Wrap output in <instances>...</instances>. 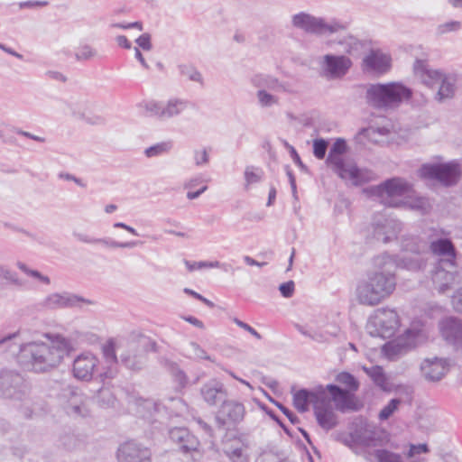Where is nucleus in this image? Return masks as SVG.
Returning <instances> with one entry per match:
<instances>
[{"mask_svg": "<svg viewBox=\"0 0 462 462\" xmlns=\"http://www.w3.org/2000/svg\"><path fill=\"white\" fill-rule=\"evenodd\" d=\"M0 276L3 277L4 279L9 281L12 283L19 284V280L17 278V274L9 269L1 268L0 269Z\"/></svg>", "mask_w": 462, "mask_h": 462, "instance_id": "nucleus-59", "label": "nucleus"}, {"mask_svg": "<svg viewBox=\"0 0 462 462\" xmlns=\"http://www.w3.org/2000/svg\"><path fill=\"white\" fill-rule=\"evenodd\" d=\"M254 87L259 89H269L275 92L291 93L288 83L280 81L277 78L267 74H256L251 79Z\"/></svg>", "mask_w": 462, "mask_h": 462, "instance_id": "nucleus-30", "label": "nucleus"}, {"mask_svg": "<svg viewBox=\"0 0 462 462\" xmlns=\"http://www.w3.org/2000/svg\"><path fill=\"white\" fill-rule=\"evenodd\" d=\"M61 396L65 400L64 410L69 416L85 418L89 415L88 400L78 389L65 388Z\"/></svg>", "mask_w": 462, "mask_h": 462, "instance_id": "nucleus-15", "label": "nucleus"}, {"mask_svg": "<svg viewBox=\"0 0 462 462\" xmlns=\"http://www.w3.org/2000/svg\"><path fill=\"white\" fill-rule=\"evenodd\" d=\"M418 176L421 180H436L444 187H452L460 180L461 168L456 161L427 162L419 168Z\"/></svg>", "mask_w": 462, "mask_h": 462, "instance_id": "nucleus-6", "label": "nucleus"}, {"mask_svg": "<svg viewBox=\"0 0 462 462\" xmlns=\"http://www.w3.org/2000/svg\"><path fill=\"white\" fill-rule=\"evenodd\" d=\"M369 325L375 328V335L383 338L394 335L400 326V319L394 310L381 308L374 311Z\"/></svg>", "mask_w": 462, "mask_h": 462, "instance_id": "nucleus-9", "label": "nucleus"}, {"mask_svg": "<svg viewBox=\"0 0 462 462\" xmlns=\"http://www.w3.org/2000/svg\"><path fill=\"white\" fill-rule=\"evenodd\" d=\"M58 177L61 180L74 181L77 185L79 187L85 188L86 184L82 181L81 179L77 178L73 174L68 173V172H60Z\"/></svg>", "mask_w": 462, "mask_h": 462, "instance_id": "nucleus-62", "label": "nucleus"}, {"mask_svg": "<svg viewBox=\"0 0 462 462\" xmlns=\"http://www.w3.org/2000/svg\"><path fill=\"white\" fill-rule=\"evenodd\" d=\"M200 394L209 406H216L227 398V390L222 382L211 379L201 386Z\"/></svg>", "mask_w": 462, "mask_h": 462, "instance_id": "nucleus-21", "label": "nucleus"}, {"mask_svg": "<svg viewBox=\"0 0 462 462\" xmlns=\"http://www.w3.org/2000/svg\"><path fill=\"white\" fill-rule=\"evenodd\" d=\"M337 175L342 180H350L356 186L367 183L376 178V174L373 171L359 169L355 163L350 162Z\"/></svg>", "mask_w": 462, "mask_h": 462, "instance_id": "nucleus-24", "label": "nucleus"}, {"mask_svg": "<svg viewBox=\"0 0 462 462\" xmlns=\"http://www.w3.org/2000/svg\"><path fill=\"white\" fill-rule=\"evenodd\" d=\"M184 263L189 272H193L195 270H199V269H202V268H208L207 261L190 262V261L185 260Z\"/></svg>", "mask_w": 462, "mask_h": 462, "instance_id": "nucleus-64", "label": "nucleus"}, {"mask_svg": "<svg viewBox=\"0 0 462 462\" xmlns=\"http://www.w3.org/2000/svg\"><path fill=\"white\" fill-rule=\"evenodd\" d=\"M423 376L430 382L440 381L448 373V363L441 358L426 359L420 365Z\"/></svg>", "mask_w": 462, "mask_h": 462, "instance_id": "nucleus-28", "label": "nucleus"}, {"mask_svg": "<svg viewBox=\"0 0 462 462\" xmlns=\"http://www.w3.org/2000/svg\"><path fill=\"white\" fill-rule=\"evenodd\" d=\"M263 175V170L254 166H247L245 171V186L261 181Z\"/></svg>", "mask_w": 462, "mask_h": 462, "instance_id": "nucleus-44", "label": "nucleus"}, {"mask_svg": "<svg viewBox=\"0 0 462 462\" xmlns=\"http://www.w3.org/2000/svg\"><path fill=\"white\" fill-rule=\"evenodd\" d=\"M271 402L289 419L292 424H297L300 422V419L283 404L274 401L273 399H271Z\"/></svg>", "mask_w": 462, "mask_h": 462, "instance_id": "nucleus-55", "label": "nucleus"}, {"mask_svg": "<svg viewBox=\"0 0 462 462\" xmlns=\"http://www.w3.org/2000/svg\"><path fill=\"white\" fill-rule=\"evenodd\" d=\"M457 276L456 263H452L451 267L444 264H436L432 273V282L439 292L445 293L457 282Z\"/></svg>", "mask_w": 462, "mask_h": 462, "instance_id": "nucleus-18", "label": "nucleus"}, {"mask_svg": "<svg viewBox=\"0 0 462 462\" xmlns=\"http://www.w3.org/2000/svg\"><path fill=\"white\" fill-rule=\"evenodd\" d=\"M116 398L109 389H101L99 390L97 402L100 407L106 408L109 406H113L115 403Z\"/></svg>", "mask_w": 462, "mask_h": 462, "instance_id": "nucleus-46", "label": "nucleus"}, {"mask_svg": "<svg viewBox=\"0 0 462 462\" xmlns=\"http://www.w3.org/2000/svg\"><path fill=\"white\" fill-rule=\"evenodd\" d=\"M188 352L190 356L198 359H205L208 361H214L210 356L196 342H189L188 346Z\"/></svg>", "mask_w": 462, "mask_h": 462, "instance_id": "nucleus-47", "label": "nucleus"}, {"mask_svg": "<svg viewBox=\"0 0 462 462\" xmlns=\"http://www.w3.org/2000/svg\"><path fill=\"white\" fill-rule=\"evenodd\" d=\"M256 462H290L288 458L279 452L263 451L256 459Z\"/></svg>", "mask_w": 462, "mask_h": 462, "instance_id": "nucleus-45", "label": "nucleus"}, {"mask_svg": "<svg viewBox=\"0 0 462 462\" xmlns=\"http://www.w3.org/2000/svg\"><path fill=\"white\" fill-rule=\"evenodd\" d=\"M374 271L367 274V280L361 282L356 288L359 303L374 306L388 298L395 290V270L397 260L384 253L373 258Z\"/></svg>", "mask_w": 462, "mask_h": 462, "instance_id": "nucleus-2", "label": "nucleus"}, {"mask_svg": "<svg viewBox=\"0 0 462 462\" xmlns=\"http://www.w3.org/2000/svg\"><path fill=\"white\" fill-rule=\"evenodd\" d=\"M412 97V90L400 82L369 84L365 91L368 106L382 110L393 109Z\"/></svg>", "mask_w": 462, "mask_h": 462, "instance_id": "nucleus-3", "label": "nucleus"}, {"mask_svg": "<svg viewBox=\"0 0 462 462\" xmlns=\"http://www.w3.org/2000/svg\"><path fill=\"white\" fill-rule=\"evenodd\" d=\"M429 451L426 444L411 445L408 452L409 457H413L417 454L427 453Z\"/></svg>", "mask_w": 462, "mask_h": 462, "instance_id": "nucleus-63", "label": "nucleus"}, {"mask_svg": "<svg viewBox=\"0 0 462 462\" xmlns=\"http://www.w3.org/2000/svg\"><path fill=\"white\" fill-rule=\"evenodd\" d=\"M401 403V400L400 399H392L388 403L387 405H385L379 412V419L381 420H385L387 419H389L393 414V412L398 409V406L400 405Z\"/></svg>", "mask_w": 462, "mask_h": 462, "instance_id": "nucleus-49", "label": "nucleus"}, {"mask_svg": "<svg viewBox=\"0 0 462 462\" xmlns=\"http://www.w3.org/2000/svg\"><path fill=\"white\" fill-rule=\"evenodd\" d=\"M460 27H461V24L459 22L451 21V22H448V23L439 24L438 26V32L439 34H444L448 32L457 31Z\"/></svg>", "mask_w": 462, "mask_h": 462, "instance_id": "nucleus-56", "label": "nucleus"}, {"mask_svg": "<svg viewBox=\"0 0 462 462\" xmlns=\"http://www.w3.org/2000/svg\"><path fill=\"white\" fill-rule=\"evenodd\" d=\"M326 389L329 392L331 399L338 411L344 412L346 410H356L354 393L336 384H328Z\"/></svg>", "mask_w": 462, "mask_h": 462, "instance_id": "nucleus-27", "label": "nucleus"}, {"mask_svg": "<svg viewBox=\"0 0 462 462\" xmlns=\"http://www.w3.org/2000/svg\"><path fill=\"white\" fill-rule=\"evenodd\" d=\"M256 97L262 107H271L279 104V97L264 89H258L256 92Z\"/></svg>", "mask_w": 462, "mask_h": 462, "instance_id": "nucleus-41", "label": "nucleus"}, {"mask_svg": "<svg viewBox=\"0 0 462 462\" xmlns=\"http://www.w3.org/2000/svg\"><path fill=\"white\" fill-rule=\"evenodd\" d=\"M295 284L293 281L282 283L279 287L281 294L285 298H291L294 292Z\"/></svg>", "mask_w": 462, "mask_h": 462, "instance_id": "nucleus-57", "label": "nucleus"}, {"mask_svg": "<svg viewBox=\"0 0 462 462\" xmlns=\"http://www.w3.org/2000/svg\"><path fill=\"white\" fill-rule=\"evenodd\" d=\"M138 406L146 411L151 417L159 412L162 408L161 404L152 400H141L138 402Z\"/></svg>", "mask_w": 462, "mask_h": 462, "instance_id": "nucleus-51", "label": "nucleus"}, {"mask_svg": "<svg viewBox=\"0 0 462 462\" xmlns=\"http://www.w3.org/2000/svg\"><path fill=\"white\" fill-rule=\"evenodd\" d=\"M452 305L457 312L462 313V288L452 296Z\"/></svg>", "mask_w": 462, "mask_h": 462, "instance_id": "nucleus-60", "label": "nucleus"}, {"mask_svg": "<svg viewBox=\"0 0 462 462\" xmlns=\"http://www.w3.org/2000/svg\"><path fill=\"white\" fill-rule=\"evenodd\" d=\"M346 150V143L342 138H337L329 150L326 163L336 174H338L349 162L343 158Z\"/></svg>", "mask_w": 462, "mask_h": 462, "instance_id": "nucleus-26", "label": "nucleus"}, {"mask_svg": "<svg viewBox=\"0 0 462 462\" xmlns=\"http://www.w3.org/2000/svg\"><path fill=\"white\" fill-rule=\"evenodd\" d=\"M155 347L156 343L150 337L141 334L132 336L125 352L120 355V361L127 369L140 371L146 365L148 352Z\"/></svg>", "mask_w": 462, "mask_h": 462, "instance_id": "nucleus-5", "label": "nucleus"}, {"mask_svg": "<svg viewBox=\"0 0 462 462\" xmlns=\"http://www.w3.org/2000/svg\"><path fill=\"white\" fill-rule=\"evenodd\" d=\"M169 438L184 453L196 451L199 446V439L184 427L171 429Z\"/></svg>", "mask_w": 462, "mask_h": 462, "instance_id": "nucleus-23", "label": "nucleus"}, {"mask_svg": "<svg viewBox=\"0 0 462 462\" xmlns=\"http://www.w3.org/2000/svg\"><path fill=\"white\" fill-rule=\"evenodd\" d=\"M328 143L324 139H316L313 142V154L316 158L322 160L325 158Z\"/></svg>", "mask_w": 462, "mask_h": 462, "instance_id": "nucleus-50", "label": "nucleus"}, {"mask_svg": "<svg viewBox=\"0 0 462 462\" xmlns=\"http://www.w3.org/2000/svg\"><path fill=\"white\" fill-rule=\"evenodd\" d=\"M336 381L345 386L347 391L356 393L358 391L360 383L358 380L348 372H340L336 375Z\"/></svg>", "mask_w": 462, "mask_h": 462, "instance_id": "nucleus-37", "label": "nucleus"}, {"mask_svg": "<svg viewBox=\"0 0 462 462\" xmlns=\"http://www.w3.org/2000/svg\"><path fill=\"white\" fill-rule=\"evenodd\" d=\"M439 328L445 341L456 350H462V320L456 317H447L439 323Z\"/></svg>", "mask_w": 462, "mask_h": 462, "instance_id": "nucleus-17", "label": "nucleus"}, {"mask_svg": "<svg viewBox=\"0 0 462 462\" xmlns=\"http://www.w3.org/2000/svg\"><path fill=\"white\" fill-rule=\"evenodd\" d=\"M234 321L238 327H240V328H244L245 330H246L247 332H249L256 339H259V340L262 339V336L253 327H251L247 323H245L242 320H239L238 319H235Z\"/></svg>", "mask_w": 462, "mask_h": 462, "instance_id": "nucleus-61", "label": "nucleus"}, {"mask_svg": "<svg viewBox=\"0 0 462 462\" xmlns=\"http://www.w3.org/2000/svg\"><path fill=\"white\" fill-rule=\"evenodd\" d=\"M364 371L376 386L384 392L390 391L388 380L382 366L374 365L371 367H364Z\"/></svg>", "mask_w": 462, "mask_h": 462, "instance_id": "nucleus-34", "label": "nucleus"}, {"mask_svg": "<svg viewBox=\"0 0 462 462\" xmlns=\"http://www.w3.org/2000/svg\"><path fill=\"white\" fill-rule=\"evenodd\" d=\"M145 108L147 112H150L151 116L163 118V105L162 103L154 101L148 102L145 105Z\"/></svg>", "mask_w": 462, "mask_h": 462, "instance_id": "nucleus-53", "label": "nucleus"}, {"mask_svg": "<svg viewBox=\"0 0 462 462\" xmlns=\"http://www.w3.org/2000/svg\"><path fill=\"white\" fill-rule=\"evenodd\" d=\"M414 346V334L411 330L406 331L405 336L386 343L383 351L389 358L402 356Z\"/></svg>", "mask_w": 462, "mask_h": 462, "instance_id": "nucleus-29", "label": "nucleus"}, {"mask_svg": "<svg viewBox=\"0 0 462 462\" xmlns=\"http://www.w3.org/2000/svg\"><path fill=\"white\" fill-rule=\"evenodd\" d=\"M192 420L197 423L199 429L201 430L207 436L213 437L214 430L209 423L205 421L201 417L192 414Z\"/></svg>", "mask_w": 462, "mask_h": 462, "instance_id": "nucleus-54", "label": "nucleus"}, {"mask_svg": "<svg viewBox=\"0 0 462 462\" xmlns=\"http://www.w3.org/2000/svg\"><path fill=\"white\" fill-rule=\"evenodd\" d=\"M411 189L410 184L401 178H393L383 183L372 188L373 194L383 198L401 197L405 195Z\"/></svg>", "mask_w": 462, "mask_h": 462, "instance_id": "nucleus-22", "label": "nucleus"}, {"mask_svg": "<svg viewBox=\"0 0 462 462\" xmlns=\"http://www.w3.org/2000/svg\"><path fill=\"white\" fill-rule=\"evenodd\" d=\"M79 303L93 304L91 300L85 299L79 295L63 291L53 292L47 295L40 303L39 307L44 310H56L60 309H71L79 306Z\"/></svg>", "mask_w": 462, "mask_h": 462, "instance_id": "nucleus-11", "label": "nucleus"}, {"mask_svg": "<svg viewBox=\"0 0 462 462\" xmlns=\"http://www.w3.org/2000/svg\"><path fill=\"white\" fill-rule=\"evenodd\" d=\"M187 106V103L181 99H171L163 105V118H171L180 115Z\"/></svg>", "mask_w": 462, "mask_h": 462, "instance_id": "nucleus-36", "label": "nucleus"}, {"mask_svg": "<svg viewBox=\"0 0 462 462\" xmlns=\"http://www.w3.org/2000/svg\"><path fill=\"white\" fill-rule=\"evenodd\" d=\"M180 74L188 78L190 81L198 82L203 85V77L201 73L193 66L181 64L179 65Z\"/></svg>", "mask_w": 462, "mask_h": 462, "instance_id": "nucleus-40", "label": "nucleus"}, {"mask_svg": "<svg viewBox=\"0 0 462 462\" xmlns=\"http://www.w3.org/2000/svg\"><path fill=\"white\" fill-rule=\"evenodd\" d=\"M30 392V386L19 373L5 370L0 372V395L14 400H23Z\"/></svg>", "mask_w": 462, "mask_h": 462, "instance_id": "nucleus-8", "label": "nucleus"}, {"mask_svg": "<svg viewBox=\"0 0 462 462\" xmlns=\"http://www.w3.org/2000/svg\"><path fill=\"white\" fill-rule=\"evenodd\" d=\"M413 69L426 86L438 87L439 89L435 95V99L438 102L442 103L455 97L457 82L456 74L429 69L427 63L421 60H416Z\"/></svg>", "mask_w": 462, "mask_h": 462, "instance_id": "nucleus-4", "label": "nucleus"}, {"mask_svg": "<svg viewBox=\"0 0 462 462\" xmlns=\"http://www.w3.org/2000/svg\"><path fill=\"white\" fill-rule=\"evenodd\" d=\"M74 236L80 242L86 243V244H99L106 247H112V248H132L137 245V242L131 241V242H117L115 241L109 237H103V238H95L88 236L84 234L80 233H75Z\"/></svg>", "mask_w": 462, "mask_h": 462, "instance_id": "nucleus-32", "label": "nucleus"}, {"mask_svg": "<svg viewBox=\"0 0 462 462\" xmlns=\"http://www.w3.org/2000/svg\"><path fill=\"white\" fill-rule=\"evenodd\" d=\"M226 456L232 462H248L247 447L244 444H232L226 450Z\"/></svg>", "mask_w": 462, "mask_h": 462, "instance_id": "nucleus-35", "label": "nucleus"}, {"mask_svg": "<svg viewBox=\"0 0 462 462\" xmlns=\"http://www.w3.org/2000/svg\"><path fill=\"white\" fill-rule=\"evenodd\" d=\"M429 249L433 255L439 256L437 264L452 266L456 263V248L452 241L448 238L440 237L430 242Z\"/></svg>", "mask_w": 462, "mask_h": 462, "instance_id": "nucleus-19", "label": "nucleus"}, {"mask_svg": "<svg viewBox=\"0 0 462 462\" xmlns=\"http://www.w3.org/2000/svg\"><path fill=\"white\" fill-rule=\"evenodd\" d=\"M72 349L69 339L57 335L48 343L32 341L22 344L17 359L24 369L44 374L56 369Z\"/></svg>", "mask_w": 462, "mask_h": 462, "instance_id": "nucleus-1", "label": "nucleus"}, {"mask_svg": "<svg viewBox=\"0 0 462 462\" xmlns=\"http://www.w3.org/2000/svg\"><path fill=\"white\" fill-rule=\"evenodd\" d=\"M136 43L144 51H150L152 48L151 42V35L149 33H143L136 39Z\"/></svg>", "mask_w": 462, "mask_h": 462, "instance_id": "nucleus-58", "label": "nucleus"}, {"mask_svg": "<svg viewBox=\"0 0 462 462\" xmlns=\"http://www.w3.org/2000/svg\"><path fill=\"white\" fill-rule=\"evenodd\" d=\"M98 365V359L90 352H85L78 356L73 362V374L82 381L92 379L95 369Z\"/></svg>", "mask_w": 462, "mask_h": 462, "instance_id": "nucleus-20", "label": "nucleus"}, {"mask_svg": "<svg viewBox=\"0 0 462 462\" xmlns=\"http://www.w3.org/2000/svg\"><path fill=\"white\" fill-rule=\"evenodd\" d=\"M292 25L307 33L316 35H330L347 28V23L332 19L326 21L322 17H316L301 12L292 16Z\"/></svg>", "mask_w": 462, "mask_h": 462, "instance_id": "nucleus-7", "label": "nucleus"}, {"mask_svg": "<svg viewBox=\"0 0 462 462\" xmlns=\"http://www.w3.org/2000/svg\"><path fill=\"white\" fill-rule=\"evenodd\" d=\"M172 146L173 145L171 141L158 143L152 146L146 148L144 151V154L148 158L160 156L168 153L171 150Z\"/></svg>", "mask_w": 462, "mask_h": 462, "instance_id": "nucleus-39", "label": "nucleus"}, {"mask_svg": "<svg viewBox=\"0 0 462 462\" xmlns=\"http://www.w3.org/2000/svg\"><path fill=\"white\" fill-rule=\"evenodd\" d=\"M97 55L96 49L88 44L80 45L75 53V59L78 61L89 60Z\"/></svg>", "mask_w": 462, "mask_h": 462, "instance_id": "nucleus-43", "label": "nucleus"}, {"mask_svg": "<svg viewBox=\"0 0 462 462\" xmlns=\"http://www.w3.org/2000/svg\"><path fill=\"white\" fill-rule=\"evenodd\" d=\"M427 248V244L418 236L405 238L402 242V249L414 254H421Z\"/></svg>", "mask_w": 462, "mask_h": 462, "instance_id": "nucleus-38", "label": "nucleus"}, {"mask_svg": "<svg viewBox=\"0 0 462 462\" xmlns=\"http://www.w3.org/2000/svg\"><path fill=\"white\" fill-rule=\"evenodd\" d=\"M352 65V60L345 55L326 54L320 62V75L327 79H342Z\"/></svg>", "mask_w": 462, "mask_h": 462, "instance_id": "nucleus-13", "label": "nucleus"}, {"mask_svg": "<svg viewBox=\"0 0 462 462\" xmlns=\"http://www.w3.org/2000/svg\"><path fill=\"white\" fill-rule=\"evenodd\" d=\"M16 266L23 272L28 276L33 277L41 281L42 282L45 284H50L51 280L48 276L42 274L40 272L36 270L30 269L25 263L22 262H17Z\"/></svg>", "mask_w": 462, "mask_h": 462, "instance_id": "nucleus-48", "label": "nucleus"}, {"mask_svg": "<svg viewBox=\"0 0 462 462\" xmlns=\"http://www.w3.org/2000/svg\"><path fill=\"white\" fill-rule=\"evenodd\" d=\"M335 439L349 448L376 447L379 442L377 433L368 428H357L350 433L341 432L335 435Z\"/></svg>", "mask_w": 462, "mask_h": 462, "instance_id": "nucleus-14", "label": "nucleus"}, {"mask_svg": "<svg viewBox=\"0 0 462 462\" xmlns=\"http://www.w3.org/2000/svg\"><path fill=\"white\" fill-rule=\"evenodd\" d=\"M103 354H104V356L106 358V362L112 365H116L117 364V357H116V348H115V345L110 342L108 343L107 345H106L103 348Z\"/></svg>", "mask_w": 462, "mask_h": 462, "instance_id": "nucleus-52", "label": "nucleus"}, {"mask_svg": "<svg viewBox=\"0 0 462 462\" xmlns=\"http://www.w3.org/2000/svg\"><path fill=\"white\" fill-rule=\"evenodd\" d=\"M321 398L314 404V415L318 424L325 430L328 431L335 428L337 423V415L334 411L331 401L325 396V391L320 386Z\"/></svg>", "mask_w": 462, "mask_h": 462, "instance_id": "nucleus-16", "label": "nucleus"}, {"mask_svg": "<svg viewBox=\"0 0 462 462\" xmlns=\"http://www.w3.org/2000/svg\"><path fill=\"white\" fill-rule=\"evenodd\" d=\"M363 68L366 71L383 74L391 68V58L379 50H372L364 58Z\"/></svg>", "mask_w": 462, "mask_h": 462, "instance_id": "nucleus-25", "label": "nucleus"}, {"mask_svg": "<svg viewBox=\"0 0 462 462\" xmlns=\"http://www.w3.org/2000/svg\"><path fill=\"white\" fill-rule=\"evenodd\" d=\"M399 226L400 223L393 220H387L383 226H377L374 228V238L378 241L388 243L392 241L393 238H396L397 233L395 229H400Z\"/></svg>", "mask_w": 462, "mask_h": 462, "instance_id": "nucleus-33", "label": "nucleus"}, {"mask_svg": "<svg viewBox=\"0 0 462 462\" xmlns=\"http://www.w3.org/2000/svg\"><path fill=\"white\" fill-rule=\"evenodd\" d=\"M152 457L151 448L134 439L121 443L116 450L117 462H152Z\"/></svg>", "mask_w": 462, "mask_h": 462, "instance_id": "nucleus-12", "label": "nucleus"}, {"mask_svg": "<svg viewBox=\"0 0 462 462\" xmlns=\"http://www.w3.org/2000/svg\"><path fill=\"white\" fill-rule=\"evenodd\" d=\"M245 409L242 402L226 399L216 414L218 429L226 430L240 423L245 417Z\"/></svg>", "mask_w": 462, "mask_h": 462, "instance_id": "nucleus-10", "label": "nucleus"}, {"mask_svg": "<svg viewBox=\"0 0 462 462\" xmlns=\"http://www.w3.org/2000/svg\"><path fill=\"white\" fill-rule=\"evenodd\" d=\"M377 462H403L401 456L386 449H374L372 454Z\"/></svg>", "mask_w": 462, "mask_h": 462, "instance_id": "nucleus-42", "label": "nucleus"}, {"mask_svg": "<svg viewBox=\"0 0 462 462\" xmlns=\"http://www.w3.org/2000/svg\"><path fill=\"white\" fill-rule=\"evenodd\" d=\"M321 398L320 393H315L307 389H300L293 393V405L300 412H306L310 403L315 404Z\"/></svg>", "mask_w": 462, "mask_h": 462, "instance_id": "nucleus-31", "label": "nucleus"}]
</instances>
